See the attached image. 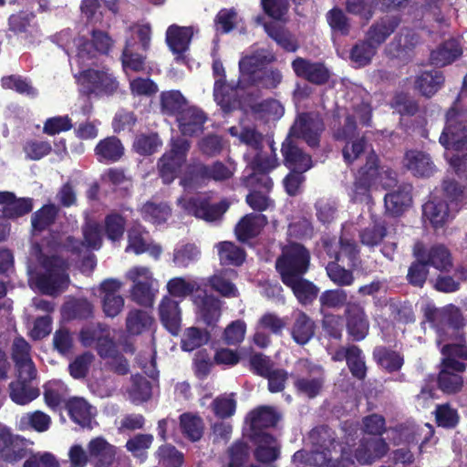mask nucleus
Returning a JSON list of instances; mask_svg holds the SVG:
<instances>
[{"mask_svg": "<svg viewBox=\"0 0 467 467\" xmlns=\"http://www.w3.org/2000/svg\"><path fill=\"white\" fill-rule=\"evenodd\" d=\"M210 339V332L196 327H191L186 328L182 334L181 348L183 351L192 352L206 345Z\"/></svg>", "mask_w": 467, "mask_h": 467, "instance_id": "obj_55", "label": "nucleus"}, {"mask_svg": "<svg viewBox=\"0 0 467 467\" xmlns=\"http://www.w3.org/2000/svg\"><path fill=\"white\" fill-rule=\"evenodd\" d=\"M462 55V48L458 40L448 39L441 43L431 52L430 61L435 67H445L451 64Z\"/></svg>", "mask_w": 467, "mask_h": 467, "instance_id": "obj_35", "label": "nucleus"}, {"mask_svg": "<svg viewBox=\"0 0 467 467\" xmlns=\"http://www.w3.org/2000/svg\"><path fill=\"white\" fill-rule=\"evenodd\" d=\"M414 255L417 259L409 266L406 279L410 285L422 288L429 275V265L420 250H415Z\"/></svg>", "mask_w": 467, "mask_h": 467, "instance_id": "obj_48", "label": "nucleus"}, {"mask_svg": "<svg viewBox=\"0 0 467 467\" xmlns=\"http://www.w3.org/2000/svg\"><path fill=\"white\" fill-rule=\"evenodd\" d=\"M207 116L202 109L188 106L178 115L176 121L178 128L183 136L194 137L202 133Z\"/></svg>", "mask_w": 467, "mask_h": 467, "instance_id": "obj_25", "label": "nucleus"}, {"mask_svg": "<svg viewBox=\"0 0 467 467\" xmlns=\"http://www.w3.org/2000/svg\"><path fill=\"white\" fill-rule=\"evenodd\" d=\"M192 36V26H181L173 24L167 28L166 44L172 54L176 56V61L184 58V54L190 47Z\"/></svg>", "mask_w": 467, "mask_h": 467, "instance_id": "obj_22", "label": "nucleus"}, {"mask_svg": "<svg viewBox=\"0 0 467 467\" xmlns=\"http://www.w3.org/2000/svg\"><path fill=\"white\" fill-rule=\"evenodd\" d=\"M188 106L186 99L179 90L163 91L161 94V109L166 115L177 118Z\"/></svg>", "mask_w": 467, "mask_h": 467, "instance_id": "obj_50", "label": "nucleus"}, {"mask_svg": "<svg viewBox=\"0 0 467 467\" xmlns=\"http://www.w3.org/2000/svg\"><path fill=\"white\" fill-rule=\"evenodd\" d=\"M237 278V272L234 269H223L209 278L211 287L223 297H236L239 295L234 280Z\"/></svg>", "mask_w": 467, "mask_h": 467, "instance_id": "obj_39", "label": "nucleus"}, {"mask_svg": "<svg viewBox=\"0 0 467 467\" xmlns=\"http://www.w3.org/2000/svg\"><path fill=\"white\" fill-rule=\"evenodd\" d=\"M88 451L96 467H109L115 460V447L103 437L92 439L88 444Z\"/></svg>", "mask_w": 467, "mask_h": 467, "instance_id": "obj_34", "label": "nucleus"}, {"mask_svg": "<svg viewBox=\"0 0 467 467\" xmlns=\"http://www.w3.org/2000/svg\"><path fill=\"white\" fill-rule=\"evenodd\" d=\"M218 254L223 265L240 266L245 260V251L233 242H221L218 244Z\"/></svg>", "mask_w": 467, "mask_h": 467, "instance_id": "obj_59", "label": "nucleus"}, {"mask_svg": "<svg viewBox=\"0 0 467 467\" xmlns=\"http://www.w3.org/2000/svg\"><path fill=\"white\" fill-rule=\"evenodd\" d=\"M424 254V261L441 272H449L452 267L450 251L443 244L432 245L429 250L420 249Z\"/></svg>", "mask_w": 467, "mask_h": 467, "instance_id": "obj_45", "label": "nucleus"}, {"mask_svg": "<svg viewBox=\"0 0 467 467\" xmlns=\"http://www.w3.org/2000/svg\"><path fill=\"white\" fill-rule=\"evenodd\" d=\"M10 398L19 405H26L39 396V389L31 386V382L16 380L9 384Z\"/></svg>", "mask_w": 467, "mask_h": 467, "instance_id": "obj_58", "label": "nucleus"}, {"mask_svg": "<svg viewBox=\"0 0 467 467\" xmlns=\"http://www.w3.org/2000/svg\"><path fill=\"white\" fill-rule=\"evenodd\" d=\"M348 293L341 288L325 290L319 296L320 313L322 315L327 314V310H338L342 307H347Z\"/></svg>", "mask_w": 467, "mask_h": 467, "instance_id": "obj_51", "label": "nucleus"}, {"mask_svg": "<svg viewBox=\"0 0 467 467\" xmlns=\"http://www.w3.org/2000/svg\"><path fill=\"white\" fill-rule=\"evenodd\" d=\"M140 213L143 220L159 225L167 222L171 214V209L167 203L148 201L142 205Z\"/></svg>", "mask_w": 467, "mask_h": 467, "instance_id": "obj_56", "label": "nucleus"}, {"mask_svg": "<svg viewBox=\"0 0 467 467\" xmlns=\"http://www.w3.org/2000/svg\"><path fill=\"white\" fill-rule=\"evenodd\" d=\"M276 57L270 51L261 49L239 60V78L237 88L246 89L261 87L265 89L276 88L283 81V74L277 67H267L275 62Z\"/></svg>", "mask_w": 467, "mask_h": 467, "instance_id": "obj_1", "label": "nucleus"}, {"mask_svg": "<svg viewBox=\"0 0 467 467\" xmlns=\"http://www.w3.org/2000/svg\"><path fill=\"white\" fill-rule=\"evenodd\" d=\"M309 441L312 444L311 457L313 464L319 467H346L353 464L350 459H345L343 454L340 459H334L333 451L339 445L335 431L327 425H318L309 432Z\"/></svg>", "mask_w": 467, "mask_h": 467, "instance_id": "obj_2", "label": "nucleus"}, {"mask_svg": "<svg viewBox=\"0 0 467 467\" xmlns=\"http://www.w3.org/2000/svg\"><path fill=\"white\" fill-rule=\"evenodd\" d=\"M304 367L308 376H301L291 373L294 379V388L298 395L306 397L309 400L317 398L323 390L325 376L321 367L313 366L307 360L299 363Z\"/></svg>", "mask_w": 467, "mask_h": 467, "instance_id": "obj_11", "label": "nucleus"}, {"mask_svg": "<svg viewBox=\"0 0 467 467\" xmlns=\"http://www.w3.org/2000/svg\"><path fill=\"white\" fill-rule=\"evenodd\" d=\"M191 142L182 137L171 140V149L158 161L159 176L164 184L171 183L186 162Z\"/></svg>", "mask_w": 467, "mask_h": 467, "instance_id": "obj_7", "label": "nucleus"}, {"mask_svg": "<svg viewBox=\"0 0 467 467\" xmlns=\"http://www.w3.org/2000/svg\"><path fill=\"white\" fill-rule=\"evenodd\" d=\"M449 203L441 200L427 202L422 206L423 216L426 217L434 228L442 227L449 220L451 214L456 213Z\"/></svg>", "mask_w": 467, "mask_h": 467, "instance_id": "obj_38", "label": "nucleus"}, {"mask_svg": "<svg viewBox=\"0 0 467 467\" xmlns=\"http://www.w3.org/2000/svg\"><path fill=\"white\" fill-rule=\"evenodd\" d=\"M281 419V415L274 407L262 405L251 410L246 420L249 421L251 434L267 433L265 429L274 428Z\"/></svg>", "mask_w": 467, "mask_h": 467, "instance_id": "obj_27", "label": "nucleus"}, {"mask_svg": "<svg viewBox=\"0 0 467 467\" xmlns=\"http://www.w3.org/2000/svg\"><path fill=\"white\" fill-rule=\"evenodd\" d=\"M208 182V164L194 160L185 167L181 184L183 187L194 188Z\"/></svg>", "mask_w": 467, "mask_h": 467, "instance_id": "obj_43", "label": "nucleus"}, {"mask_svg": "<svg viewBox=\"0 0 467 467\" xmlns=\"http://www.w3.org/2000/svg\"><path fill=\"white\" fill-rule=\"evenodd\" d=\"M466 187L453 178H447L442 181L441 191L443 200L449 203L452 211L459 212L467 203Z\"/></svg>", "mask_w": 467, "mask_h": 467, "instance_id": "obj_37", "label": "nucleus"}, {"mask_svg": "<svg viewBox=\"0 0 467 467\" xmlns=\"http://www.w3.org/2000/svg\"><path fill=\"white\" fill-rule=\"evenodd\" d=\"M201 254L199 248L191 243L178 245L173 250L172 261L178 267H188Z\"/></svg>", "mask_w": 467, "mask_h": 467, "instance_id": "obj_64", "label": "nucleus"}, {"mask_svg": "<svg viewBox=\"0 0 467 467\" xmlns=\"http://www.w3.org/2000/svg\"><path fill=\"white\" fill-rule=\"evenodd\" d=\"M121 283L117 279L104 280L99 286L102 296V308L109 317H117L124 306V298L119 295Z\"/></svg>", "mask_w": 467, "mask_h": 467, "instance_id": "obj_21", "label": "nucleus"}, {"mask_svg": "<svg viewBox=\"0 0 467 467\" xmlns=\"http://www.w3.org/2000/svg\"><path fill=\"white\" fill-rule=\"evenodd\" d=\"M26 440L14 434L5 426L0 427V460L6 463H16L27 456Z\"/></svg>", "mask_w": 467, "mask_h": 467, "instance_id": "obj_15", "label": "nucleus"}, {"mask_svg": "<svg viewBox=\"0 0 467 467\" xmlns=\"http://www.w3.org/2000/svg\"><path fill=\"white\" fill-rule=\"evenodd\" d=\"M340 262L349 268H356L360 263V249L355 240L340 237L338 240Z\"/></svg>", "mask_w": 467, "mask_h": 467, "instance_id": "obj_61", "label": "nucleus"}, {"mask_svg": "<svg viewBox=\"0 0 467 467\" xmlns=\"http://www.w3.org/2000/svg\"><path fill=\"white\" fill-rule=\"evenodd\" d=\"M411 190L410 184L403 183L387 193L384 197L386 210L395 216L401 214L412 202Z\"/></svg>", "mask_w": 467, "mask_h": 467, "instance_id": "obj_36", "label": "nucleus"}, {"mask_svg": "<svg viewBox=\"0 0 467 467\" xmlns=\"http://www.w3.org/2000/svg\"><path fill=\"white\" fill-rule=\"evenodd\" d=\"M378 49L365 37L358 40L350 49L349 58L358 67L369 65Z\"/></svg>", "mask_w": 467, "mask_h": 467, "instance_id": "obj_57", "label": "nucleus"}, {"mask_svg": "<svg viewBox=\"0 0 467 467\" xmlns=\"http://www.w3.org/2000/svg\"><path fill=\"white\" fill-rule=\"evenodd\" d=\"M72 421L81 427H89L92 420L91 406L83 398H71L65 405Z\"/></svg>", "mask_w": 467, "mask_h": 467, "instance_id": "obj_46", "label": "nucleus"}, {"mask_svg": "<svg viewBox=\"0 0 467 467\" xmlns=\"http://www.w3.org/2000/svg\"><path fill=\"white\" fill-rule=\"evenodd\" d=\"M94 154L100 163H115L125 154L121 140L116 136H109L100 140L94 148Z\"/></svg>", "mask_w": 467, "mask_h": 467, "instance_id": "obj_31", "label": "nucleus"}, {"mask_svg": "<svg viewBox=\"0 0 467 467\" xmlns=\"http://www.w3.org/2000/svg\"><path fill=\"white\" fill-rule=\"evenodd\" d=\"M38 261L42 271L36 275V285L43 294L53 296L67 287L69 275L67 260L55 254H42Z\"/></svg>", "mask_w": 467, "mask_h": 467, "instance_id": "obj_4", "label": "nucleus"}, {"mask_svg": "<svg viewBox=\"0 0 467 467\" xmlns=\"http://www.w3.org/2000/svg\"><path fill=\"white\" fill-rule=\"evenodd\" d=\"M265 30L269 37L276 42L284 50L287 52H296L298 49V43L292 34L283 26L267 23L264 26Z\"/></svg>", "mask_w": 467, "mask_h": 467, "instance_id": "obj_53", "label": "nucleus"}, {"mask_svg": "<svg viewBox=\"0 0 467 467\" xmlns=\"http://www.w3.org/2000/svg\"><path fill=\"white\" fill-rule=\"evenodd\" d=\"M136 36L139 42H137L133 36L126 38L120 55L121 66L126 73H128V71L141 73L146 70V53L150 50L151 42L150 25H139L136 27Z\"/></svg>", "mask_w": 467, "mask_h": 467, "instance_id": "obj_3", "label": "nucleus"}, {"mask_svg": "<svg viewBox=\"0 0 467 467\" xmlns=\"http://www.w3.org/2000/svg\"><path fill=\"white\" fill-rule=\"evenodd\" d=\"M63 314L68 319H88L93 314V306L85 298L75 299L64 305Z\"/></svg>", "mask_w": 467, "mask_h": 467, "instance_id": "obj_63", "label": "nucleus"}, {"mask_svg": "<svg viewBox=\"0 0 467 467\" xmlns=\"http://www.w3.org/2000/svg\"><path fill=\"white\" fill-rule=\"evenodd\" d=\"M153 323V317L145 310L132 309L126 317V330L130 335H140L149 330Z\"/></svg>", "mask_w": 467, "mask_h": 467, "instance_id": "obj_54", "label": "nucleus"}, {"mask_svg": "<svg viewBox=\"0 0 467 467\" xmlns=\"http://www.w3.org/2000/svg\"><path fill=\"white\" fill-rule=\"evenodd\" d=\"M252 441L256 445L254 455L261 463H271L280 456V446L275 436L270 433L250 434Z\"/></svg>", "mask_w": 467, "mask_h": 467, "instance_id": "obj_26", "label": "nucleus"}, {"mask_svg": "<svg viewBox=\"0 0 467 467\" xmlns=\"http://www.w3.org/2000/svg\"><path fill=\"white\" fill-rule=\"evenodd\" d=\"M444 76L438 70H426L417 76L415 88L424 97L431 98L443 85Z\"/></svg>", "mask_w": 467, "mask_h": 467, "instance_id": "obj_44", "label": "nucleus"}, {"mask_svg": "<svg viewBox=\"0 0 467 467\" xmlns=\"http://www.w3.org/2000/svg\"><path fill=\"white\" fill-rule=\"evenodd\" d=\"M310 252L305 245L296 242L285 245L275 260V269L282 283L303 277L310 268Z\"/></svg>", "mask_w": 467, "mask_h": 467, "instance_id": "obj_5", "label": "nucleus"}, {"mask_svg": "<svg viewBox=\"0 0 467 467\" xmlns=\"http://www.w3.org/2000/svg\"><path fill=\"white\" fill-rule=\"evenodd\" d=\"M372 357L378 367L389 374L400 372L405 363V358L401 352L387 346L375 347Z\"/></svg>", "mask_w": 467, "mask_h": 467, "instance_id": "obj_29", "label": "nucleus"}, {"mask_svg": "<svg viewBox=\"0 0 467 467\" xmlns=\"http://www.w3.org/2000/svg\"><path fill=\"white\" fill-rule=\"evenodd\" d=\"M281 153L285 166L289 171H307L312 167V158L299 148L293 139L286 138L282 143Z\"/></svg>", "mask_w": 467, "mask_h": 467, "instance_id": "obj_23", "label": "nucleus"}, {"mask_svg": "<svg viewBox=\"0 0 467 467\" xmlns=\"http://www.w3.org/2000/svg\"><path fill=\"white\" fill-rule=\"evenodd\" d=\"M465 326L464 317L458 307L443 310L441 322L438 327L439 338L437 344L441 341H447L450 337H456L458 339H463V327Z\"/></svg>", "mask_w": 467, "mask_h": 467, "instance_id": "obj_19", "label": "nucleus"}, {"mask_svg": "<svg viewBox=\"0 0 467 467\" xmlns=\"http://www.w3.org/2000/svg\"><path fill=\"white\" fill-rule=\"evenodd\" d=\"M59 213V208L54 203L44 204L31 216L34 232L42 233L55 223Z\"/></svg>", "mask_w": 467, "mask_h": 467, "instance_id": "obj_49", "label": "nucleus"}, {"mask_svg": "<svg viewBox=\"0 0 467 467\" xmlns=\"http://www.w3.org/2000/svg\"><path fill=\"white\" fill-rule=\"evenodd\" d=\"M387 234L388 228L386 222L375 220L372 224L359 232L358 237L363 245L373 248L379 245Z\"/></svg>", "mask_w": 467, "mask_h": 467, "instance_id": "obj_52", "label": "nucleus"}, {"mask_svg": "<svg viewBox=\"0 0 467 467\" xmlns=\"http://www.w3.org/2000/svg\"><path fill=\"white\" fill-rule=\"evenodd\" d=\"M403 165L416 177H431L435 171V165L430 155L421 150H407L404 154Z\"/></svg>", "mask_w": 467, "mask_h": 467, "instance_id": "obj_28", "label": "nucleus"}, {"mask_svg": "<svg viewBox=\"0 0 467 467\" xmlns=\"http://www.w3.org/2000/svg\"><path fill=\"white\" fill-rule=\"evenodd\" d=\"M266 224L265 215L251 213L239 220L234 227V234L239 242L245 243L255 238Z\"/></svg>", "mask_w": 467, "mask_h": 467, "instance_id": "obj_32", "label": "nucleus"}, {"mask_svg": "<svg viewBox=\"0 0 467 467\" xmlns=\"http://www.w3.org/2000/svg\"><path fill=\"white\" fill-rule=\"evenodd\" d=\"M115 41L109 33L100 29H92L90 38L80 36L77 44V57L82 62L97 58L99 56H109Z\"/></svg>", "mask_w": 467, "mask_h": 467, "instance_id": "obj_10", "label": "nucleus"}, {"mask_svg": "<svg viewBox=\"0 0 467 467\" xmlns=\"http://www.w3.org/2000/svg\"><path fill=\"white\" fill-rule=\"evenodd\" d=\"M0 204H3V215L7 219H17L33 210V199L17 198L12 192H0Z\"/></svg>", "mask_w": 467, "mask_h": 467, "instance_id": "obj_30", "label": "nucleus"}, {"mask_svg": "<svg viewBox=\"0 0 467 467\" xmlns=\"http://www.w3.org/2000/svg\"><path fill=\"white\" fill-rule=\"evenodd\" d=\"M236 88H234L227 84L226 79H216L214 82V99L222 108V109L226 113H229L236 109L238 103L235 94Z\"/></svg>", "mask_w": 467, "mask_h": 467, "instance_id": "obj_47", "label": "nucleus"}, {"mask_svg": "<svg viewBox=\"0 0 467 467\" xmlns=\"http://www.w3.org/2000/svg\"><path fill=\"white\" fill-rule=\"evenodd\" d=\"M420 36L413 29L404 27L386 47V54L392 58L410 59L417 45Z\"/></svg>", "mask_w": 467, "mask_h": 467, "instance_id": "obj_17", "label": "nucleus"}, {"mask_svg": "<svg viewBox=\"0 0 467 467\" xmlns=\"http://www.w3.org/2000/svg\"><path fill=\"white\" fill-rule=\"evenodd\" d=\"M379 157L374 151L367 156L366 163L358 170L354 182V192L357 195H369L370 188L379 175Z\"/></svg>", "mask_w": 467, "mask_h": 467, "instance_id": "obj_24", "label": "nucleus"}, {"mask_svg": "<svg viewBox=\"0 0 467 467\" xmlns=\"http://www.w3.org/2000/svg\"><path fill=\"white\" fill-rule=\"evenodd\" d=\"M193 303L202 322L207 327H214L221 317V301L205 290H200L194 295Z\"/></svg>", "mask_w": 467, "mask_h": 467, "instance_id": "obj_20", "label": "nucleus"}, {"mask_svg": "<svg viewBox=\"0 0 467 467\" xmlns=\"http://www.w3.org/2000/svg\"><path fill=\"white\" fill-rule=\"evenodd\" d=\"M400 15H386L374 21L365 34V37L377 49L397 30L401 24Z\"/></svg>", "mask_w": 467, "mask_h": 467, "instance_id": "obj_18", "label": "nucleus"}, {"mask_svg": "<svg viewBox=\"0 0 467 467\" xmlns=\"http://www.w3.org/2000/svg\"><path fill=\"white\" fill-rule=\"evenodd\" d=\"M316 324L304 311H298L291 327V337L299 345L306 344L315 335Z\"/></svg>", "mask_w": 467, "mask_h": 467, "instance_id": "obj_42", "label": "nucleus"}, {"mask_svg": "<svg viewBox=\"0 0 467 467\" xmlns=\"http://www.w3.org/2000/svg\"><path fill=\"white\" fill-rule=\"evenodd\" d=\"M291 67L297 78L317 86L327 84L330 78V71L323 62L296 57L291 62Z\"/></svg>", "mask_w": 467, "mask_h": 467, "instance_id": "obj_16", "label": "nucleus"}, {"mask_svg": "<svg viewBox=\"0 0 467 467\" xmlns=\"http://www.w3.org/2000/svg\"><path fill=\"white\" fill-rule=\"evenodd\" d=\"M127 277L133 283L131 299L140 306H150L153 303L151 275L148 267L135 266L129 270Z\"/></svg>", "mask_w": 467, "mask_h": 467, "instance_id": "obj_14", "label": "nucleus"}, {"mask_svg": "<svg viewBox=\"0 0 467 467\" xmlns=\"http://www.w3.org/2000/svg\"><path fill=\"white\" fill-rule=\"evenodd\" d=\"M78 82L87 96H112L119 83L109 68H87L79 72Z\"/></svg>", "mask_w": 467, "mask_h": 467, "instance_id": "obj_8", "label": "nucleus"}, {"mask_svg": "<svg viewBox=\"0 0 467 467\" xmlns=\"http://www.w3.org/2000/svg\"><path fill=\"white\" fill-rule=\"evenodd\" d=\"M446 150H467V119L457 101L446 112V123L439 138Z\"/></svg>", "mask_w": 467, "mask_h": 467, "instance_id": "obj_6", "label": "nucleus"}, {"mask_svg": "<svg viewBox=\"0 0 467 467\" xmlns=\"http://www.w3.org/2000/svg\"><path fill=\"white\" fill-rule=\"evenodd\" d=\"M284 285L292 290L297 301L303 306L311 305L318 296L319 288L304 276L292 279Z\"/></svg>", "mask_w": 467, "mask_h": 467, "instance_id": "obj_40", "label": "nucleus"}, {"mask_svg": "<svg viewBox=\"0 0 467 467\" xmlns=\"http://www.w3.org/2000/svg\"><path fill=\"white\" fill-rule=\"evenodd\" d=\"M340 262H328L326 265V272L330 279L337 286H349L354 281L353 269H346L344 266L339 265Z\"/></svg>", "mask_w": 467, "mask_h": 467, "instance_id": "obj_62", "label": "nucleus"}, {"mask_svg": "<svg viewBox=\"0 0 467 467\" xmlns=\"http://www.w3.org/2000/svg\"><path fill=\"white\" fill-rule=\"evenodd\" d=\"M180 430L182 436L192 441H199L205 430V424L202 418L192 412H184L179 417Z\"/></svg>", "mask_w": 467, "mask_h": 467, "instance_id": "obj_41", "label": "nucleus"}, {"mask_svg": "<svg viewBox=\"0 0 467 467\" xmlns=\"http://www.w3.org/2000/svg\"><path fill=\"white\" fill-rule=\"evenodd\" d=\"M159 316L161 324L171 335L175 336L179 333L182 311L178 301L169 296H163L159 305Z\"/></svg>", "mask_w": 467, "mask_h": 467, "instance_id": "obj_33", "label": "nucleus"}, {"mask_svg": "<svg viewBox=\"0 0 467 467\" xmlns=\"http://www.w3.org/2000/svg\"><path fill=\"white\" fill-rule=\"evenodd\" d=\"M324 130L325 124L322 119L311 112H302L291 126L287 137L301 139L310 148L314 149L319 147L320 138Z\"/></svg>", "mask_w": 467, "mask_h": 467, "instance_id": "obj_9", "label": "nucleus"}, {"mask_svg": "<svg viewBox=\"0 0 467 467\" xmlns=\"http://www.w3.org/2000/svg\"><path fill=\"white\" fill-rule=\"evenodd\" d=\"M230 205L231 203L226 198L222 199L219 202L211 203L209 198L193 196L187 200L184 209L189 214L212 223L221 221Z\"/></svg>", "mask_w": 467, "mask_h": 467, "instance_id": "obj_13", "label": "nucleus"}, {"mask_svg": "<svg viewBox=\"0 0 467 467\" xmlns=\"http://www.w3.org/2000/svg\"><path fill=\"white\" fill-rule=\"evenodd\" d=\"M348 337L354 342L364 340L370 328L369 318L360 302L350 301L344 309Z\"/></svg>", "mask_w": 467, "mask_h": 467, "instance_id": "obj_12", "label": "nucleus"}, {"mask_svg": "<svg viewBox=\"0 0 467 467\" xmlns=\"http://www.w3.org/2000/svg\"><path fill=\"white\" fill-rule=\"evenodd\" d=\"M126 218L119 213L113 212L104 218V232L107 238L115 243L119 242L126 230Z\"/></svg>", "mask_w": 467, "mask_h": 467, "instance_id": "obj_60", "label": "nucleus"}]
</instances>
